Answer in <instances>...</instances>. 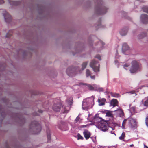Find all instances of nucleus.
Segmentation results:
<instances>
[{
	"label": "nucleus",
	"mask_w": 148,
	"mask_h": 148,
	"mask_svg": "<svg viewBox=\"0 0 148 148\" xmlns=\"http://www.w3.org/2000/svg\"><path fill=\"white\" fill-rule=\"evenodd\" d=\"M97 119L98 121L96 124L97 127L103 131H107L109 127L107 122L101 118H97Z\"/></svg>",
	"instance_id": "1"
},
{
	"label": "nucleus",
	"mask_w": 148,
	"mask_h": 148,
	"mask_svg": "<svg viewBox=\"0 0 148 148\" xmlns=\"http://www.w3.org/2000/svg\"><path fill=\"white\" fill-rule=\"evenodd\" d=\"M99 2L95 8V11L97 14L103 15L106 13L107 8L103 5L101 1H99Z\"/></svg>",
	"instance_id": "2"
},
{
	"label": "nucleus",
	"mask_w": 148,
	"mask_h": 148,
	"mask_svg": "<svg viewBox=\"0 0 148 148\" xmlns=\"http://www.w3.org/2000/svg\"><path fill=\"white\" fill-rule=\"evenodd\" d=\"M81 71V70L78 67H71L67 69L66 73L69 76H71L72 75H75L76 73H80Z\"/></svg>",
	"instance_id": "3"
},
{
	"label": "nucleus",
	"mask_w": 148,
	"mask_h": 148,
	"mask_svg": "<svg viewBox=\"0 0 148 148\" xmlns=\"http://www.w3.org/2000/svg\"><path fill=\"white\" fill-rule=\"evenodd\" d=\"M30 127L31 129H33L35 132V134L40 133L41 130V127L40 124L36 121L32 122L30 125Z\"/></svg>",
	"instance_id": "4"
},
{
	"label": "nucleus",
	"mask_w": 148,
	"mask_h": 148,
	"mask_svg": "<svg viewBox=\"0 0 148 148\" xmlns=\"http://www.w3.org/2000/svg\"><path fill=\"white\" fill-rule=\"evenodd\" d=\"M90 65L95 72L99 71V64L98 61L94 60H92L90 62Z\"/></svg>",
	"instance_id": "5"
},
{
	"label": "nucleus",
	"mask_w": 148,
	"mask_h": 148,
	"mask_svg": "<svg viewBox=\"0 0 148 148\" xmlns=\"http://www.w3.org/2000/svg\"><path fill=\"white\" fill-rule=\"evenodd\" d=\"M129 127L132 129H136L137 127V122L135 119L130 118L128 119Z\"/></svg>",
	"instance_id": "6"
},
{
	"label": "nucleus",
	"mask_w": 148,
	"mask_h": 148,
	"mask_svg": "<svg viewBox=\"0 0 148 148\" xmlns=\"http://www.w3.org/2000/svg\"><path fill=\"white\" fill-rule=\"evenodd\" d=\"M132 66L130 69L131 73H133L136 72L139 68L140 64L136 61L134 60L132 62Z\"/></svg>",
	"instance_id": "7"
},
{
	"label": "nucleus",
	"mask_w": 148,
	"mask_h": 148,
	"mask_svg": "<svg viewBox=\"0 0 148 148\" xmlns=\"http://www.w3.org/2000/svg\"><path fill=\"white\" fill-rule=\"evenodd\" d=\"M3 14L6 22L9 23L11 21L12 19L11 16L7 11H3Z\"/></svg>",
	"instance_id": "8"
},
{
	"label": "nucleus",
	"mask_w": 148,
	"mask_h": 148,
	"mask_svg": "<svg viewBox=\"0 0 148 148\" xmlns=\"http://www.w3.org/2000/svg\"><path fill=\"white\" fill-rule=\"evenodd\" d=\"M90 101L89 100L83 101L82 104V108L83 109L86 110L89 108L91 104Z\"/></svg>",
	"instance_id": "9"
},
{
	"label": "nucleus",
	"mask_w": 148,
	"mask_h": 148,
	"mask_svg": "<svg viewBox=\"0 0 148 148\" xmlns=\"http://www.w3.org/2000/svg\"><path fill=\"white\" fill-rule=\"evenodd\" d=\"M61 103L59 101L57 103H55L53 106V109L55 111L59 112L60 110L61 106Z\"/></svg>",
	"instance_id": "10"
},
{
	"label": "nucleus",
	"mask_w": 148,
	"mask_h": 148,
	"mask_svg": "<svg viewBox=\"0 0 148 148\" xmlns=\"http://www.w3.org/2000/svg\"><path fill=\"white\" fill-rule=\"evenodd\" d=\"M142 22L145 24L148 23V16L145 14H142L140 17Z\"/></svg>",
	"instance_id": "11"
},
{
	"label": "nucleus",
	"mask_w": 148,
	"mask_h": 148,
	"mask_svg": "<svg viewBox=\"0 0 148 148\" xmlns=\"http://www.w3.org/2000/svg\"><path fill=\"white\" fill-rule=\"evenodd\" d=\"M119 102L117 99H113L110 101V106H112L113 107H115L118 106Z\"/></svg>",
	"instance_id": "12"
},
{
	"label": "nucleus",
	"mask_w": 148,
	"mask_h": 148,
	"mask_svg": "<svg viewBox=\"0 0 148 148\" xmlns=\"http://www.w3.org/2000/svg\"><path fill=\"white\" fill-rule=\"evenodd\" d=\"M84 137L86 140H87L91 136L90 133L88 130H85L83 133Z\"/></svg>",
	"instance_id": "13"
},
{
	"label": "nucleus",
	"mask_w": 148,
	"mask_h": 148,
	"mask_svg": "<svg viewBox=\"0 0 148 148\" xmlns=\"http://www.w3.org/2000/svg\"><path fill=\"white\" fill-rule=\"evenodd\" d=\"M128 32V28L127 27L124 28L120 31V34L122 36L125 35Z\"/></svg>",
	"instance_id": "14"
},
{
	"label": "nucleus",
	"mask_w": 148,
	"mask_h": 148,
	"mask_svg": "<svg viewBox=\"0 0 148 148\" xmlns=\"http://www.w3.org/2000/svg\"><path fill=\"white\" fill-rule=\"evenodd\" d=\"M83 85L87 86L89 90H94V87L95 86V85L93 84V86L89 84H83Z\"/></svg>",
	"instance_id": "15"
},
{
	"label": "nucleus",
	"mask_w": 148,
	"mask_h": 148,
	"mask_svg": "<svg viewBox=\"0 0 148 148\" xmlns=\"http://www.w3.org/2000/svg\"><path fill=\"white\" fill-rule=\"evenodd\" d=\"M115 111L117 112V113L119 114L120 117H122L123 116L124 113L122 110L120 109Z\"/></svg>",
	"instance_id": "16"
},
{
	"label": "nucleus",
	"mask_w": 148,
	"mask_h": 148,
	"mask_svg": "<svg viewBox=\"0 0 148 148\" xmlns=\"http://www.w3.org/2000/svg\"><path fill=\"white\" fill-rule=\"evenodd\" d=\"M110 95L111 96L116 98H118L120 97V95L119 93L111 92L110 93Z\"/></svg>",
	"instance_id": "17"
},
{
	"label": "nucleus",
	"mask_w": 148,
	"mask_h": 148,
	"mask_svg": "<svg viewBox=\"0 0 148 148\" xmlns=\"http://www.w3.org/2000/svg\"><path fill=\"white\" fill-rule=\"evenodd\" d=\"M127 119H124L123 121L122 122V128L123 129H125V124L126 123L127 121Z\"/></svg>",
	"instance_id": "18"
},
{
	"label": "nucleus",
	"mask_w": 148,
	"mask_h": 148,
	"mask_svg": "<svg viewBox=\"0 0 148 148\" xmlns=\"http://www.w3.org/2000/svg\"><path fill=\"white\" fill-rule=\"evenodd\" d=\"M129 47L127 44L124 43L122 46V49L125 50H127L129 49Z\"/></svg>",
	"instance_id": "19"
},
{
	"label": "nucleus",
	"mask_w": 148,
	"mask_h": 148,
	"mask_svg": "<svg viewBox=\"0 0 148 148\" xmlns=\"http://www.w3.org/2000/svg\"><path fill=\"white\" fill-rule=\"evenodd\" d=\"M106 116L108 117H113V114L112 113V112L108 111L106 113Z\"/></svg>",
	"instance_id": "20"
},
{
	"label": "nucleus",
	"mask_w": 148,
	"mask_h": 148,
	"mask_svg": "<svg viewBox=\"0 0 148 148\" xmlns=\"http://www.w3.org/2000/svg\"><path fill=\"white\" fill-rule=\"evenodd\" d=\"M125 137V134L124 132H123L121 135L119 137V139L122 140H123Z\"/></svg>",
	"instance_id": "21"
},
{
	"label": "nucleus",
	"mask_w": 148,
	"mask_h": 148,
	"mask_svg": "<svg viewBox=\"0 0 148 148\" xmlns=\"http://www.w3.org/2000/svg\"><path fill=\"white\" fill-rule=\"evenodd\" d=\"M88 62H84L82 64V70H83L84 69H85L87 64Z\"/></svg>",
	"instance_id": "22"
},
{
	"label": "nucleus",
	"mask_w": 148,
	"mask_h": 148,
	"mask_svg": "<svg viewBox=\"0 0 148 148\" xmlns=\"http://www.w3.org/2000/svg\"><path fill=\"white\" fill-rule=\"evenodd\" d=\"M47 138L48 141L50 140L51 139L50 134V131L48 130H47Z\"/></svg>",
	"instance_id": "23"
},
{
	"label": "nucleus",
	"mask_w": 148,
	"mask_h": 148,
	"mask_svg": "<svg viewBox=\"0 0 148 148\" xmlns=\"http://www.w3.org/2000/svg\"><path fill=\"white\" fill-rule=\"evenodd\" d=\"M12 34V30L10 31L8 33H7L6 37L7 38L10 37Z\"/></svg>",
	"instance_id": "24"
},
{
	"label": "nucleus",
	"mask_w": 148,
	"mask_h": 148,
	"mask_svg": "<svg viewBox=\"0 0 148 148\" xmlns=\"http://www.w3.org/2000/svg\"><path fill=\"white\" fill-rule=\"evenodd\" d=\"M142 9L144 12L148 13V7L145 6Z\"/></svg>",
	"instance_id": "25"
},
{
	"label": "nucleus",
	"mask_w": 148,
	"mask_h": 148,
	"mask_svg": "<svg viewBox=\"0 0 148 148\" xmlns=\"http://www.w3.org/2000/svg\"><path fill=\"white\" fill-rule=\"evenodd\" d=\"M90 72L88 69H87L86 70V75L87 77L90 76Z\"/></svg>",
	"instance_id": "26"
},
{
	"label": "nucleus",
	"mask_w": 148,
	"mask_h": 148,
	"mask_svg": "<svg viewBox=\"0 0 148 148\" xmlns=\"http://www.w3.org/2000/svg\"><path fill=\"white\" fill-rule=\"evenodd\" d=\"M98 101L99 103V105L100 106H103L105 104L104 102H102L99 99H98Z\"/></svg>",
	"instance_id": "27"
},
{
	"label": "nucleus",
	"mask_w": 148,
	"mask_h": 148,
	"mask_svg": "<svg viewBox=\"0 0 148 148\" xmlns=\"http://www.w3.org/2000/svg\"><path fill=\"white\" fill-rule=\"evenodd\" d=\"M146 100L144 102V105L145 106H148V98L146 99Z\"/></svg>",
	"instance_id": "28"
},
{
	"label": "nucleus",
	"mask_w": 148,
	"mask_h": 148,
	"mask_svg": "<svg viewBox=\"0 0 148 148\" xmlns=\"http://www.w3.org/2000/svg\"><path fill=\"white\" fill-rule=\"evenodd\" d=\"M77 136L78 139L83 140V138L79 134H78Z\"/></svg>",
	"instance_id": "29"
},
{
	"label": "nucleus",
	"mask_w": 148,
	"mask_h": 148,
	"mask_svg": "<svg viewBox=\"0 0 148 148\" xmlns=\"http://www.w3.org/2000/svg\"><path fill=\"white\" fill-rule=\"evenodd\" d=\"M80 118L78 116H77L76 119L75 120V123H77V122H78L79 121V120L80 119Z\"/></svg>",
	"instance_id": "30"
},
{
	"label": "nucleus",
	"mask_w": 148,
	"mask_h": 148,
	"mask_svg": "<svg viewBox=\"0 0 148 148\" xmlns=\"http://www.w3.org/2000/svg\"><path fill=\"white\" fill-rule=\"evenodd\" d=\"M95 58H98V59H99L100 60H101V56L99 55H96L95 57Z\"/></svg>",
	"instance_id": "31"
},
{
	"label": "nucleus",
	"mask_w": 148,
	"mask_h": 148,
	"mask_svg": "<svg viewBox=\"0 0 148 148\" xmlns=\"http://www.w3.org/2000/svg\"><path fill=\"white\" fill-rule=\"evenodd\" d=\"M146 124L147 126L148 127V116L146 118Z\"/></svg>",
	"instance_id": "32"
},
{
	"label": "nucleus",
	"mask_w": 148,
	"mask_h": 148,
	"mask_svg": "<svg viewBox=\"0 0 148 148\" xmlns=\"http://www.w3.org/2000/svg\"><path fill=\"white\" fill-rule=\"evenodd\" d=\"M130 65V64H126L125 65H123L124 67L125 68V67H128Z\"/></svg>",
	"instance_id": "33"
},
{
	"label": "nucleus",
	"mask_w": 148,
	"mask_h": 148,
	"mask_svg": "<svg viewBox=\"0 0 148 148\" xmlns=\"http://www.w3.org/2000/svg\"><path fill=\"white\" fill-rule=\"evenodd\" d=\"M90 76V78L91 79L95 80V75L93 76Z\"/></svg>",
	"instance_id": "34"
},
{
	"label": "nucleus",
	"mask_w": 148,
	"mask_h": 148,
	"mask_svg": "<svg viewBox=\"0 0 148 148\" xmlns=\"http://www.w3.org/2000/svg\"><path fill=\"white\" fill-rule=\"evenodd\" d=\"M102 102H104L105 103V102L106 101V99L105 98H102L101 100Z\"/></svg>",
	"instance_id": "35"
},
{
	"label": "nucleus",
	"mask_w": 148,
	"mask_h": 148,
	"mask_svg": "<svg viewBox=\"0 0 148 148\" xmlns=\"http://www.w3.org/2000/svg\"><path fill=\"white\" fill-rule=\"evenodd\" d=\"M123 14V15H125V16H126L127 15V14L125 12H123V14Z\"/></svg>",
	"instance_id": "36"
},
{
	"label": "nucleus",
	"mask_w": 148,
	"mask_h": 148,
	"mask_svg": "<svg viewBox=\"0 0 148 148\" xmlns=\"http://www.w3.org/2000/svg\"><path fill=\"white\" fill-rule=\"evenodd\" d=\"M9 3H10V4H11L12 3L13 4H15V3H16V2H12V1H9Z\"/></svg>",
	"instance_id": "37"
},
{
	"label": "nucleus",
	"mask_w": 148,
	"mask_h": 148,
	"mask_svg": "<svg viewBox=\"0 0 148 148\" xmlns=\"http://www.w3.org/2000/svg\"><path fill=\"white\" fill-rule=\"evenodd\" d=\"M4 1L3 0H0V4L3 3Z\"/></svg>",
	"instance_id": "38"
},
{
	"label": "nucleus",
	"mask_w": 148,
	"mask_h": 148,
	"mask_svg": "<svg viewBox=\"0 0 148 148\" xmlns=\"http://www.w3.org/2000/svg\"><path fill=\"white\" fill-rule=\"evenodd\" d=\"M130 93L132 94H133L135 93V92L133 91H132L130 92Z\"/></svg>",
	"instance_id": "39"
},
{
	"label": "nucleus",
	"mask_w": 148,
	"mask_h": 148,
	"mask_svg": "<svg viewBox=\"0 0 148 148\" xmlns=\"http://www.w3.org/2000/svg\"><path fill=\"white\" fill-rule=\"evenodd\" d=\"M38 111L39 113H42V111L40 110H39Z\"/></svg>",
	"instance_id": "40"
},
{
	"label": "nucleus",
	"mask_w": 148,
	"mask_h": 148,
	"mask_svg": "<svg viewBox=\"0 0 148 148\" xmlns=\"http://www.w3.org/2000/svg\"><path fill=\"white\" fill-rule=\"evenodd\" d=\"M131 109H132L133 111H134L135 110V107H132Z\"/></svg>",
	"instance_id": "41"
},
{
	"label": "nucleus",
	"mask_w": 148,
	"mask_h": 148,
	"mask_svg": "<svg viewBox=\"0 0 148 148\" xmlns=\"http://www.w3.org/2000/svg\"><path fill=\"white\" fill-rule=\"evenodd\" d=\"M134 146V145L133 144H132L131 145H130V146L131 147H132V146Z\"/></svg>",
	"instance_id": "42"
},
{
	"label": "nucleus",
	"mask_w": 148,
	"mask_h": 148,
	"mask_svg": "<svg viewBox=\"0 0 148 148\" xmlns=\"http://www.w3.org/2000/svg\"><path fill=\"white\" fill-rule=\"evenodd\" d=\"M2 111V110L0 108V114H1V112Z\"/></svg>",
	"instance_id": "43"
},
{
	"label": "nucleus",
	"mask_w": 148,
	"mask_h": 148,
	"mask_svg": "<svg viewBox=\"0 0 148 148\" xmlns=\"http://www.w3.org/2000/svg\"><path fill=\"white\" fill-rule=\"evenodd\" d=\"M143 37H139V38H143Z\"/></svg>",
	"instance_id": "44"
},
{
	"label": "nucleus",
	"mask_w": 148,
	"mask_h": 148,
	"mask_svg": "<svg viewBox=\"0 0 148 148\" xmlns=\"http://www.w3.org/2000/svg\"><path fill=\"white\" fill-rule=\"evenodd\" d=\"M143 34H144V36H145V35H145V33H143Z\"/></svg>",
	"instance_id": "45"
},
{
	"label": "nucleus",
	"mask_w": 148,
	"mask_h": 148,
	"mask_svg": "<svg viewBox=\"0 0 148 148\" xmlns=\"http://www.w3.org/2000/svg\"><path fill=\"white\" fill-rule=\"evenodd\" d=\"M145 147H146V148H148V147H147V146H145Z\"/></svg>",
	"instance_id": "46"
},
{
	"label": "nucleus",
	"mask_w": 148,
	"mask_h": 148,
	"mask_svg": "<svg viewBox=\"0 0 148 148\" xmlns=\"http://www.w3.org/2000/svg\"><path fill=\"white\" fill-rule=\"evenodd\" d=\"M1 115H2V116L3 115V114H2V113H1Z\"/></svg>",
	"instance_id": "47"
}]
</instances>
